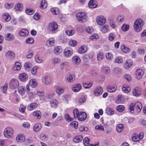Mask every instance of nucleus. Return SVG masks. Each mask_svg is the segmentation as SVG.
<instances>
[{
  "label": "nucleus",
  "instance_id": "1",
  "mask_svg": "<svg viewBox=\"0 0 146 146\" xmlns=\"http://www.w3.org/2000/svg\"><path fill=\"white\" fill-rule=\"evenodd\" d=\"M144 24V21L142 19H137L134 23V29L136 32H138L141 30Z\"/></svg>",
  "mask_w": 146,
  "mask_h": 146
},
{
  "label": "nucleus",
  "instance_id": "2",
  "mask_svg": "<svg viewBox=\"0 0 146 146\" xmlns=\"http://www.w3.org/2000/svg\"><path fill=\"white\" fill-rule=\"evenodd\" d=\"M77 20L80 23L84 22L86 21L87 16L86 13L83 12L78 13L76 15Z\"/></svg>",
  "mask_w": 146,
  "mask_h": 146
},
{
  "label": "nucleus",
  "instance_id": "3",
  "mask_svg": "<svg viewBox=\"0 0 146 146\" xmlns=\"http://www.w3.org/2000/svg\"><path fill=\"white\" fill-rule=\"evenodd\" d=\"M14 133V130L11 127H7L4 130V136L7 138H10L13 135Z\"/></svg>",
  "mask_w": 146,
  "mask_h": 146
},
{
  "label": "nucleus",
  "instance_id": "4",
  "mask_svg": "<svg viewBox=\"0 0 146 146\" xmlns=\"http://www.w3.org/2000/svg\"><path fill=\"white\" fill-rule=\"evenodd\" d=\"M9 86L11 89H16L18 86L19 82L18 80L15 79L11 80L9 83Z\"/></svg>",
  "mask_w": 146,
  "mask_h": 146
},
{
  "label": "nucleus",
  "instance_id": "5",
  "mask_svg": "<svg viewBox=\"0 0 146 146\" xmlns=\"http://www.w3.org/2000/svg\"><path fill=\"white\" fill-rule=\"evenodd\" d=\"M96 21L100 25H104L106 22V18L103 16H99L96 18Z\"/></svg>",
  "mask_w": 146,
  "mask_h": 146
},
{
  "label": "nucleus",
  "instance_id": "6",
  "mask_svg": "<svg viewBox=\"0 0 146 146\" xmlns=\"http://www.w3.org/2000/svg\"><path fill=\"white\" fill-rule=\"evenodd\" d=\"M58 28V25L55 22L50 23L48 25V29L50 31H55Z\"/></svg>",
  "mask_w": 146,
  "mask_h": 146
},
{
  "label": "nucleus",
  "instance_id": "7",
  "mask_svg": "<svg viewBox=\"0 0 146 146\" xmlns=\"http://www.w3.org/2000/svg\"><path fill=\"white\" fill-rule=\"evenodd\" d=\"M78 119L81 121H84L87 118V114L84 112H81L77 117Z\"/></svg>",
  "mask_w": 146,
  "mask_h": 146
},
{
  "label": "nucleus",
  "instance_id": "8",
  "mask_svg": "<svg viewBox=\"0 0 146 146\" xmlns=\"http://www.w3.org/2000/svg\"><path fill=\"white\" fill-rule=\"evenodd\" d=\"M133 104L135 109L136 110L137 112H140L142 108L141 103L139 102H137Z\"/></svg>",
  "mask_w": 146,
  "mask_h": 146
},
{
  "label": "nucleus",
  "instance_id": "9",
  "mask_svg": "<svg viewBox=\"0 0 146 146\" xmlns=\"http://www.w3.org/2000/svg\"><path fill=\"white\" fill-rule=\"evenodd\" d=\"M72 49L71 48H67L64 50V54L66 57L70 56L72 54Z\"/></svg>",
  "mask_w": 146,
  "mask_h": 146
},
{
  "label": "nucleus",
  "instance_id": "10",
  "mask_svg": "<svg viewBox=\"0 0 146 146\" xmlns=\"http://www.w3.org/2000/svg\"><path fill=\"white\" fill-rule=\"evenodd\" d=\"M143 74V70L141 69H137L136 72V77L137 79H140L142 77Z\"/></svg>",
  "mask_w": 146,
  "mask_h": 146
},
{
  "label": "nucleus",
  "instance_id": "11",
  "mask_svg": "<svg viewBox=\"0 0 146 146\" xmlns=\"http://www.w3.org/2000/svg\"><path fill=\"white\" fill-rule=\"evenodd\" d=\"M81 88V86L80 84L78 83L73 85L72 88V89L74 92H78L80 90Z\"/></svg>",
  "mask_w": 146,
  "mask_h": 146
},
{
  "label": "nucleus",
  "instance_id": "12",
  "mask_svg": "<svg viewBox=\"0 0 146 146\" xmlns=\"http://www.w3.org/2000/svg\"><path fill=\"white\" fill-rule=\"evenodd\" d=\"M103 89L101 86L97 87L94 90V94L97 96L101 95L102 93Z\"/></svg>",
  "mask_w": 146,
  "mask_h": 146
},
{
  "label": "nucleus",
  "instance_id": "13",
  "mask_svg": "<svg viewBox=\"0 0 146 146\" xmlns=\"http://www.w3.org/2000/svg\"><path fill=\"white\" fill-rule=\"evenodd\" d=\"M19 79L22 81L25 82L27 81L28 79L27 74L25 73L20 74L19 75Z\"/></svg>",
  "mask_w": 146,
  "mask_h": 146
},
{
  "label": "nucleus",
  "instance_id": "14",
  "mask_svg": "<svg viewBox=\"0 0 146 146\" xmlns=\"http://www.w3.org/2000/svg\"><path fill=\"white\" fill-rule=\"evenodd\" d=\"M55 40L52 38L48 39L46 42V45L48 47H51L54 45Z\"/></svg>",
  "mask_w": 146,
  "mask_h": 146
},
{
  "label": "nucleus",
  "instance_id": "15",
  "mask_svg": "<svg viewBox=\"0 0 146 146\" xmlns=\"http://www.w3.org/2000/svg\"><path fill=\"white\" fill-rule=\"evenodd\" d=\"M133 95L136 96H138L141 94V90L140 88H136L134 89L133 91Z\"/></svg>",
  "mask_w": 146,
  "mask_h": 146
},
{
  "label": "nucleus",
  "instance_id": "16",
  "mask_svg": "<svg viewBox=\"0 0 146 146\" xmlns=\"http://www.w3.org/2000/svg\"><path fill=\"white\" fill-rule=\"evenodd\" d=\"M87 50V47L85 45H83L80 47L78 50L79 53L83 54L85 53Z\"/></svg>",
  "mask_w": 146,
  "mask_h": 146
},
{
  "label": "nucleus",
  "instance_id": "17",
  "mask_svg": "<svg viewBox=\"0 0 146 146\" xmlns=\"http://www.w3.org/2000/svg\"><path fill=\"white\" fill-rule=\"evenodd\" d=\"M122 90L123 92L126 93L129 92L131 90V88L128 85L126 84L123 85V87L122 88Z\"/></svg>",
  "mask_w": 146,
  "mask_h": 146
},
{
  "label": "nucleus",
  "instance_id": "18",
  "mask_svg": "<svg viewBox=\"0 0 146 146\" xmlns=\"http://www.w3.org/2000/svg\"><path fill=\"white\" fill-rule=\"evenodd\" d=\"M21 63L19 62H16L13 67V69L14 70H19L21 69Z\"/></svg>",
  "mask_w": 146,
  "mask_h": 146
},
{
  "label": "nucleus",
  "instance_id": "19",
  "mask_svg": "<svg viewBox=\"0 0 146 146\" xmlns=\"http://www.w3.org/2000/svg\"><path fill=\"white\" fill-rule=\"evenodd\" d=\"M88 5L90 8H96L98 6L95 0H90L89 2Z\"/></svg>",
  "mask_w": 146,
  "mask_h": 146
},
{
  "label": "nucleus",
  "instance_id": "20",
  "mask_svg": "<svg viewBox=\"0 0 146 146\" xmlns=\"http://www.w3.org/2000/svg\"><path fill=\"white\" fill-rule=\"evenodd\" d=\"M14 36L12 34L9 33L5 35V39L8 41H12L15 38Z\"/></svg>",
  "mask_w": 146,
  "mask_h": 146
},
{
  "label": "nucleus",
  "instance_id": "21",
  "mask_svg": "<svg viewBox=\"0 0 146 146\" xmlns=\"http://www.w3.org/2000/svg\"><path fill=\"white\" fill-rule=\"evenodd\" d=\"M28 31L26 29H22L19 33V35L21 36H26L28 33Z\"/></svg>",
  "mask_w": 146,
  "mask_h": 146
},
{
  "label": "nucleus",
  "instance_id": "22",
  "mask_svg": "<svg viewBox=\"0 0 146 146\" xmlns=\"http://www.w3.org/2000/svg\"><path fill=\"white\" fill-rule=\"evenodd\" d=\"M42 126L41 124L40 123L35 124L33 126V130L35 132H37L39 131L41 128Z\"/></svg>",
  "mask_w": 146,
  "mask_h": 146
},
{
  "label": "nucleus",
  "instance_id": "23",
  "mask_svg": "<svg viewBox=\"0 0 146 146\" xmlns=\"http://www.w3.org/2000/svg\"><path fill=\"white\" fill-rule=\"evenodd\" d=\"M82 139V136L80 135L76 136L73 139V141L75 143H78L81 141Z\"/></svg>",
  "mask_w": 146,
  "mask_h": 146
},
{
  "label": "nucleus",
  "instance_id": "24",
  "mask_svg": "<svg viewBox=\"0 0 146 146\" xmlns=\"http://www.w3.org/2000/svg\"><path fill=\"white\" fill-rule=\"evenodd\" d=\"M72 60L76 64H78L80 62V58L76 56L73 57Z\"/></svg>",
  "mask_w": 146,
  "mask_h": 146
},
{
  "label": "nucleus",
  "instance_id": "25",
  "mask_svg": "<svg viewBox=\"0 0 146 146\" xmlns=\"http://www.w3.org/2000/svg\"><path fill=\"white\" fill-rule=\"evenodd\" d=\"M15 55V54L11 50L8 51L5 54V56H6L8 57V56H9L11 59L13 58L14 57Z\"/></svg>",
  "mask_w": 146,
  "mask_h": 146
},
{
  "label": "nucleus",
  "instance_id": "26",
  "mask_svg": "<svg viewBox=\"0 0 146 146\" xmlns=\"http://www.w3.org/2000/svg\"><path fill=\"white\" fill-rule=\"evenodd\" d=\"M29 84L33 88L36 87L37 85L36 80L35 79H31L29 82Z\"/></svg>",
  "mask_w": 146,
  "mask_h": 146
},
{
  "label": "nucleus",
  "instance_id": "27",
  "mask_svg": "<svg viewBox=\"0 0 146 146\" xmlns=\"http://www.w3.org/2000/svg\"><path fill=\"white\" fill-rule=\"evenodd\" d=\"M62 51V48L61 47L55 46L54 48V52L56 54H58L60 53Z\"/></svg>",
  "mask_w": 146,
  "mask_h": 146
},
{
  "label": "nucleus",
  "instance_id": "28",
  "mask_svg": "<svg viewBox=\"0 0 146 146\" xmlns=\"http://www.w3.org/2000/svg\"><path fill=\"white\" fill-rule=\"evenodd\" d=\"M132 64V62L130 60L126 61L124 64V66L125 68L127 69L131 66Z\"/></svg>",
  "mask_w": 146,
  "mask_h": 146
},
{
  "label": "nucleus",
  "instance_id": "29",
  "mask_svg": "<svg viewBox=\"0 0 146 146\" xmlns=\"http://www.w3.org/2000/svg\"><path fill=\"white\" fill-rule=\"evenodd\" d=\"M37 107V104L34 103H33L30 104L27 107V108L29 110H31Z\"/></svg>",
  "mask_w": 146,
  "mask_h": 146
},
{
  "label": "nucleus",
  "instance_id": "30",
  "mask_svg": "<svg viewBox=\"0 0 146 146\" xmlns=\"http://www.w3.org/2000/svg\"><path fill=\"white\" fill-rule=\"evenodd\" d=\"M15 7L16 10L20 11L23 9V5L20 3H18L15 6Z\"/></svg>",
  "mask_w": 146,
  "mask_h": 146
},
{
  "label": "nucleus",
  "instance_id": "31",
  "mask_svg": "<svg viewBox=\"0 0 146 146\" xmlns=\"http://www.w3.org/2000/svg\"><path fill=\"white\" fill-rule=\"evenodd\" d=\"M33 114V115L37 117L38 119L40 118L41 113L40 111H34Z\"/></svg>",
  "mask_w": 146,
  "mask_h": 146
},
{
  "label": "nucleus",
  "instance_id": "32",
  "mask_svg": "<svg viewBox=\"0 0 146 146\" xmlns=\"http://www.w3.org/2000/svg\"><path fill=\"white\" fill-rule=\"evenodd\" d=\"M50 105L52 107L55 108L57 106V101L56 100L54 99L51 100Z\"/></svg>",
  "mask_w": 146,
  "mask_h": 146
},
{
  "label": "nucleus",
  "instance_id": "33",
  "mask_svg": "<svg viewBox=\"0 0 146 146\" xmlns=\"http://www.w3.org/2000/svg\"><path fill=\"white\" fill-rule=\"evenodd\" d=\"M106 112L108 115H111L114 113L113 109L110 108H108L106 109Z\"/></svg>",
  "mask_w": 146,
  "mask_h": 146
},
{
  "label": "nucleus",
  "instance_id": "34",
  "mask_svg": "<svg viewBox=\"0 0 146 146\" xmlns=\"http://www.w3.org/2000/svg\"><path fill=\"white\" fill-rule=\"evenodd\" d=\"M129 26L127 25L124 24L121 26V29L123 31H126L128 30Z\"/></svg>",
  "mask_w": 146,
  "mask_h": 146
},
{
  "label": "nucleus",
  "instance_id": "35",
  "mask_svg": "<svg viewBox=\"0 0 146 146\" xmlns=\"http://www.w3.org/2000/svg\"><path fill=\"white\" fill-rule=\"evenodd\" d=\"M18 90L19 94L22 95L25 92V88L22 86H20L18 87Z\"/></svg>",
  "mask_w": 146,
  "mask_h": 146
},
{
  "label": "nucleus",
  "instance_id": "36",
  "mask_svg": "<svg viewBox=\"0 0 146 146\" xmlns=\"http://www.w3.org/2000/svg\"><path fill=\"white\" fill-rule=\"evenodd\" d=\"M40 4L41 8L42 9L45 8L47 5V2L46 0H42Z\"/></svg>",
  "mask_w": 146,
  "mask_h": 146
},
{
  "label": "nucleus",
  "instance_id": "37",
  "mask_svg": "<svg viewBox=\"0 0 146 146\" xmlns=\"http://www.w3.org/2000/svg\"><path fill=\"white\" fill-rule=\"evenodd\" d=\"M50 10L53 14L54 15L58 14L59 12L58 9L56 7L51 8Z\"/></svg>",
  "mask_w": 146,
  "mask_h": 146
},
{
  "label": "nucleus",
  "instance_id": "38",
  "mask_svg": "<svg viewBox=\"0 0 146 146\" xmlns=\"http://www.w3.org/2000/svg\"><path fill=\"white\" fill-rule=\"evenodd\" d=\"M3 17L6 21H8L11 19L10 16L7 13H5L3 15Z\"/></svg>",
  "mask_w": 146,
  "mask_h": 146
},
{
  "label": "nucleus",
  "instance_id": "39",
  "mask_svg": "<svg viewBox=\"0 0 146 146\" xmlns=\"http://www.w3.org/2000/svg\"><path fill=\"white\" fill-rule=\"evenodd\" d=\"M8 84L7 83H5L4 86L1 88V91L3 93H5L7 88Z\"/></svg>",
  "mask_w": 146,
  "mask_h": 146
},
{
  "label": "nucleus",
  "instance_id": "40",
  "mask_svg": "<svg viewBox=\"0 0 146 146\" xmlns=\"http://www.w3.org/2000/svg\"><path fill=\"white\" fill-rule=\"evenodd\" d=\"M31 66V64L28 62H26L25 63L24 67L25 68V69L27 71H29L30 69V68Z\"/></svg>",
  "mask_w": 146,
  "mask_h": 146
},
{
  "label": "nucleus",
  "instance_id": "41",
  "mask_svg": "<svg viewBox=\"0 0 146 146\" xmlns=\"http://www.w3.org/2000/svg\"><path fill=\"white\" fill-rule=\"evenodd\" d=\"M64 91V89L59 87L57 88L56 90V92L59 96L60 94L63 93Z\"/></svg>",
  "mask_w": 146,
  "mask_h": 146
},
{
  "label": "nucleus",
  "instance_id": "42",
  "mask_svg": "<svg viewBox=\"0 0 146 146\" xmlns=\"http://www.w3.org/2000/svg\"><path fill=\"white\" fill-rule=\"evenodd\" d=\"M123 125L121 124H119L116 127V130L117 132H121L123 129Z\"/></svg>",
  "mask_w": 146,
  "mask_h": 146
},
{
  "label": "nucleus",
  "instance_id": "43",
  "mask_svg": "<svg viewBox=\"0 0 146 146\" xmlns=\"http://www.w3.org/2000/svg\"><path fill=\"white\" fill-rule=\"evenodd\" d=\"M70 125L75 129H77L78 127V123L76 121H74L70 123Z\"/></svg>",
  "mask_w": 146,
  "mask_h": 146
},
{
  "label": "nucleus",
  "instance_id": "44",
  "mask_svg": "<svg viewBox=\"0 0 146 146\" xmlns=\"http://www.w3.org/2000/svg\"><path fill=\"white\" fill-rule=\"evenodd\" d=\"M114 62L115 63H120L123 62V60L121 57L119 56L116 58Z\"/></svg>",
  "mask_w": 146,
  "mask_h": 146
},
{
  "label": "nucleus",
  "instance_id": "45",
  "mask_svg": "<svg viewBox=\"0 0 146 146\" xmlns=\"http://www.w3.org/2000/svg\"><path fill=\"white\" fill-rule=\"evenodd\" d=\"M125 107L123 106L122 105H120L118 106L117 107V110L119 112H122L124 110Z\"/></svg>",
  "mask_w": 146,
  "mask_h": 146
},
{
  "label": "nucleus",
  "instance_id": "46",
  "mask_svg": "<svg viewBox=\"0 0 146 146\" xmlns=\"http://www.w3.org/2000/svg\"><path fill=\"white\" fill-rule=\"evenodd\" d=\"M108 89L109 92H113L116 91V88L114 86H109L108 87Z\"/></svg>",
  "mask_w": 146,
  "mask_h": 146
},
{
  "label": "nucleus",
  "instance_id": "47",
  "mask_svg": "<svg viewBox=\"0 0 146 146\" xmlns=\"http://www.w3.org/2000/svg\"><path fill=\"white\" fill-rule=\"evenodd\" d=\"M73 113L74 118H76V117H77L79 116V111L77 109H74L73 111Z\"/></svg>",
  "mask_w": 146,
  "mask_h": 146
},
{
  "label": "nucleus",
  "instance_id": "48",
  "mask_svg": "<svg viewBox=\"0 0 146 146\" xmlns=\"http://www.w3.org/2000/svg\"><path fill=\"white\" fill-rule=\"evenodd\" d=\"M26 13L29 15H31L34 13V11L30 9H26L25 10Z\"/></svg>",
  "mask_w": 146,
  "mask_h": 146
},
{
  "label": "nucleus",
  "instance_id": "49",
  "mask_svg": "<svg viewBox=\"0 0 146 146\" xmlns=\"http://www.w3.org/2000/svg\"><path fill=\"white\" fill-rule=\"evenodd\" d=\"M134 107L133 103L131 104L128 108L129 111L131 113H133L134 111V110L135 109Z\"/></svg>",
  "mask_w": 146,
  "mask_h": 146
},
{
  "label": "nucleus",
  "instance_id": "50",
  "mask_svg": "<svg viewBox=\"0 0 146 146\" xmlns=\"http://www.w3.org/2000/svg\"><path fill=\"white\" fill-rule=\"evenodd\" d=\"M65 118L67 121L70 122L73 120L72 118L70 117L68 114H66L65 115Z\"/></svg>",
  "mask_w": 146,
  "mask_h": 146
},
{
  "label": "nucleus",
  "instance_id": "51",
  "mask_svg": "<svg viewBox=\"0 0 146 146\" xmlns=\"http://www.w3.org/2000/svg\"><path fill=\"white\" fill-rule=\"evenodd\" d=\"M90 58V55L89 54L85 55L83 56L82 59L84 61L88 62Z\"/></svg>",
  "mask_w": 146,
  "mask_h": 146
},
{
  "label": "nucleus",
  "instance_id": "52",
  "mask_svg": "<svg viewBox=\"0 0 146 146\" xmlns=\"http://www.w3.org/2000/svg\"><path fill=\"white\" fill-rule=\"evenodd\" d=\"M116 102L118 103H122L123 102V101L122 100V98L121 95H119L117 98Z\"/></svg>",
  "mask_w": 146,
  "mask_h": 146
},
{
  "label": "nucleus",
  "instance_id": "53",
  "mask_svg": "<svg viewBox=\"0 0 146 146\" xmlns=\"http://www.w3.org/2000/svg\"><path fill=\"white\" fill-rule=\"evenodd\" d=\"M45 84H50L51 82L50 78L49 76H47L44 78Z\"/></svg>",
  "mask_w": 146,
  "mask_h": 146
},
{
  "label": "nucleus",
  "instance_id": "54",
  "mask_svg": "<svg viewBox=\"0 0 146 146\" xmlns=\"http://www.w3.org/2000/svg\"><path fill=\"white\" fill-rule=\"evenodd\" d=\"M92 85V83L89 84H87L86 83H83V86L84 88H90Z\"/></svg>",
  "mask_w": 146,
  "mask_h": 146
},
{
  "label": "nucleus",
  "instance_id": "55",
  "mask_svg": "<svg viewBox=\"0 0 146 146\" xmlns=\"http://www.w3.org/2000/svg\"><path fill=\"white\" fill-rule=\"evenodd\" d=\"M89 140L88 137H85L83 140V142L84 145L86 146H88L89 144Z\"/></svg>",
  "mask_w": 146,
  "mask_h": 146
},
{
  "label": "nucleus",
  "instance_id": "56",
  "mask_svg": "<svg viewBox=\"0 0 146 146\" xmlns=\"http://www.w3.org/2000/svg\"><path fill=\"white\" fill-rule=\"evenodd\" d=\"M76 41L74 40H71L69 41V44L72 46H74L76 44Z\"/></svg>",
  "mask_w": 146,
  "mask_h": 146
},
{
  "label": "nucleus",
  "instance_id": "57",
  "mask_svg": "<svg viewBox=\"0 0 146 146\" xmlns=\"http://www.w3.org/2000/svg\"><path fill=\"white\" fill-rule=\"evenodd\" d=\"M74 33V31L73 30H71L70 31L67 30L66 31V34L68 36H72L73 35Z\"/></svg>",
  "mask_w": 146,
  "mask_h": 146
},
{
  "label": "nucleus",
  "instance_id": "58",
  "mask_svg": "<svg viewBox=\"0 0 146 146\" xmlns=\"http://www.w3.org/2000/svg\"><path fill=\"white\" fill-rule=\"evenodd\" d=\"M108 30V25H105L101 28V30L103 33H106Z\"/></svg>",
  "mask_w": 146,
  "mask_h": 146
},
{
  "label": "nucleus",
  "instance_id": "59",
  "mask_svg": "<svg viewBox=\"0 0 146 146\" xmlns=\"http://www.w3.org/2000/svg\"><path fill=\"white\" fill-rule=\"evenodd\" d=\"M95 129L98 130H101L102 131H104V127L102 125H96L95 127Z\"/></svg>",
  "mask_w": 146,
  "mask_h": 146
},
{
  "label": "nucleus",
  "instance_id": "60",
  "mask_svg": "<svg viewBox=\"0 0 146 146\" xmlns=\"http://www.w3.org/2000/svg\"><path fill=\"white\" fill-rule=\"evenodd\" d=\"M115 37V35L113 33H110L109 35L108 39L110 41H113V40Z\"/></svg>",
  "mask_w": 146,
  "mask_h": 146
},
{
  "label": "nucleus",
  "instance_id": "61",
  "mask_svg": "<svg viewBox=\"0 0 146 146\" xmlns=\"http://www.w3.org/2000/svg\"><path fill=\"white\" fill-rule=\"evenodd\" d=\"M34 42V39L31 37L28 38L26 40V42L29 44H32Z\"/></svg>",
  "mask_w": 146,
  "mask_h": 146
},
{
  "label": "nucleus",
  "instance_id": "62",
  "mask_svg": "<svg viewBox=\"0 0 146 146\" xmlns=\"http://www.w3.org/2000/svg\"><path fill=\"white\" fill-rule=\"evenodd\" d=\"M68 61H64L60 65V67L61 69H63L64 67L67 66L68 65Z\"/></svg>",
  "mask_w": 146,
  "mask_h": 146
},
{
  "label": "nucleus",
  "instance_id": "63",
  "mask_svg": "<svg viewBox=\"0 0 146 146\" xmlns=\"http://www.w3.org/2000/svg\"><path fill=\"white\" fill-rule=\"evenodd\" d=\"M121 50L124 52H127L129 51V49L126 47L124 45H122L121 47Z\"/></svg>",
  "mask_w": 146,
  "mask_h": 146
},
{
  "label": "nucleus",
  "instance_id": "64",
  "mask_svg": "<svg viewBox=\"0 0 146 146\" xmlns=\"http://www.w3.org/2000/svg\"><path fill=\"white\" fill-rule=\"evenodd\" d=\"M103 70L106 74H109L110 72V69L107 67H104L103 68Z\"/></svg>",
  "mask_w": 146,
  "mask_h": 146
}]
</instances>
